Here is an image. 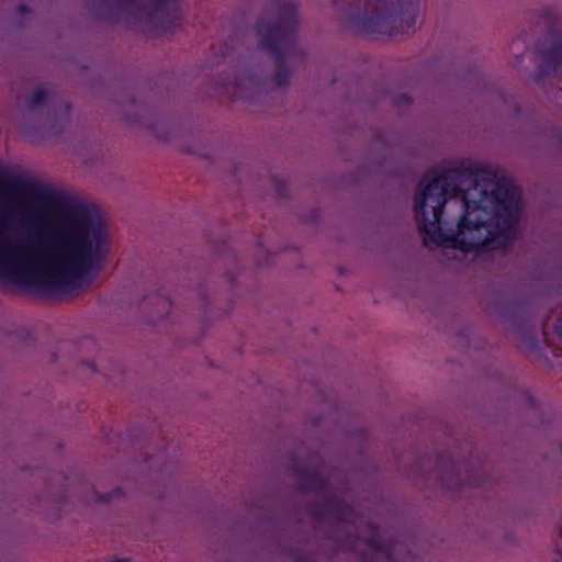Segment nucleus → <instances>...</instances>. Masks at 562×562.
<instances>
[{
    "instance_id": "1",
    "label": "nucleus",
    "mask_w": 562,
    "mask_h": 562,
    "mask_svg": "<svg viewBox=\"0 0 562 562\" xmlns=\"http://www.w3.org/2000/svg\"><path fill=\"white\" fill-rule=\"evenodd\" d=\"M15 204L33 226L13 236V217L0 213V280L64 289L104 267L112 240L100 220L57 212L37 193L18 195Z\"/></svg>"
},
{
    "instance_id": "2",
    "label": "nucleus",
    "mask_w": 562,
    "mask_h": 562,
    "mask_svg": "<svg viewBox=\"0 0 562 562\" xmlns=\"http://www.w3.org/2000/svg\"><path fill=\"white\" fill-rule=\"evenodd\" d=\"M425 243L467 252L496 250L514 237L521 212L520 190L498 171H446L415 196Z\"/></svg>"
},
{
    "instance_id": "3",
    "label": "nucleus",
    "mask_w": 562,
    "mask_h": 562,
    "mask_svg": "<svg viewBox=\"0 0 562 562\" xmlns=\"http://www.w3.org/2000/svg\"><path fill=\"white\" fill-rule=\"evenodd\" d=\"M261 46L267 48L272 55L277 65V71L273 77V82L278 87L285 86L289 81V71L281 66V32L280 29H271L267 32L266 38L262 41Z\"/></svg>"
},
{
    "instance_id": "4",
    "label": "nucleus",
    "mask_w": 562,
    "mask_h": 562,
    "mask_svg": "<svg viewBox=\"0 0 562 562\" xmlns=\"http://www.w3.org/2000/svg\"><path fill=\"white\" fill-rule=\"evenodd\" d=\"M47 97V91L45 89H38L34 94H33V98H32V105L35 106V105H38L45 98Z\"/></svg>"
},
{
    "instance_id": "5",
    "label": "nucleus",
    "mask_w": 562,
    "mask_h": 562,
    "mask_svg": "<svg viewBox=\"0 0 562 562\" xmlns=\"http://www.w3.org/2000/svg\"><path fill=\"white\" fill-rule=\"evenodd\" d=\"M121 495V491L120 490H116L114 492H112L111 494L109 495H100V496H97L95 497V501L97 502H109V501H112L113 498L117 497Z\"/></svg>"
},
{
    "instance_id": "6",
    "label": "nucleus",
    "mask_w": 562,
    "mask_h": 562,
    "mask_svg": "<svg viewBox=\"0 0 562 562\" xmlns=\"http://www.w3.org/2000/svg\"><path fill=\"white\" fill-rule=\"evenodd\" d=\"M255 81H256L255 75L252 72L247 71L241 79V85L252 86V85H255Z\"/></svg>"
},
{
    "instance_id": "7",
    "label": "nucleus",
    "mask_w": 562,
    "mask_h": 562,
    "mask_svg": "<svg viewBox=\"0 0 562 562\" xmlns=\"http://www.w3.org/2000/svg\"><path fill=\"white\" fill-rule=\"evenodd\" d=\"M7 191V183L4 179L0 176V198Z\"/></svg>"
}]
</instances>
